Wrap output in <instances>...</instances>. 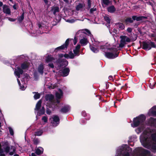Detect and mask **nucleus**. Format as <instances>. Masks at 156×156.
Here are the masks:
<instances>
[{"label": "nucleus", "instance_id": "1", "mask_svg": "<svg viewBox=\"0 0 156 156\" xmlns=\"http://www.w3.org/2000/svg\"><path fill=\"white\" fill-rule=\"evenodd\" d=\"M145 119V115H141L133 119V123L131 124V126L133 127H135L140 125L135 129V131L139 134L144 130L140 137L142 144L152 151L156 152V131L153 132L149 129L144 130L145 126L144 122Z\"/></svg>", "mask_w": 156, "mask_h": 156}, {"label": "nucleus", "instance_id": "2", "mask_svg": "<svg viewBox=\"0 0 156 156\" xmlns=\"http://www.w3.org/2000/svg\"><path fill=\"white\" fill-rule=\"evenodd\" d=\"M131 148L126 144L118 147L116 150L115 156H130ZM132 156H151L150 152L142 147L136 148L133 151Z\"/></svg>", "mask_w": 156, "mask_h": 156}, {"label": "nucleus", "instance_id": "3", "mask_svg": "<svg viewBox=\"0 0 156 156\" xmlns=\"http://www.w3.org/2000/svg\"><path fill=\"white\" fill-rule=\"evenodd\" d=\"M41 101L40 100L37 103L36 107L35 108V112L36 114L37 111V114L36 116L37 119L38 116H40L41 115L44 114L45 113V109L43 107L40 110V108L41 107Z\"/></svg>", "mask_w": 156, "mask_h": 156}, {"label": "nucleus", "instance_id": "4", "mask_svg": "<svg viewBox=\"0 0 156 156\" xmlns=\"http://www.w3.org/2000/svg\"><path fill=\"white\" fill-rule=\"evenodd\" d=\"M121 39L119 47L122 48L127 43L130 42L131 41V39L130 38L125 35H122L120 36Z\"/></svg>", "mask_w": 156, "mask_h": 156}, {"label": "nucleus", "instance_id": "5", "mask_svg": "<svg viewBox=\"0 0 156 156\" xmlns=\"http://www.w3.org/2000/svg\"><path fill=\"white\" fill-rule=\"evenodd\" d=\"M5 144L6 147L4 148L5 151L6 153H9V154L10 155H12L16 151L15 147L13 146H11L10 148V146L8 145L7 142H5Z\"/></svg>", "mask_w": 156, "mask_h": 156}, {"label": "nucleus", "instance_id": "6", "mask_svg": "<svg viewBox=\"0 0 156 156\" xmlns=\"http://www.w3.org/2000/svg\"><path fill=\"white\" fill-rule=\"evenodd\" d=\"M156 48V44L154 42H151L150 43L144 42L143 43V48L146 50H149L152 48Z\"/></svg>", "mask_w": 156, "mask_h": 156}, {"label": "nucleus", "instance_id": "7", "mask_svg": "<svg viewBox=\"0 0 156 156\" xmlns=\"http://www.w3.org/2000/svg\"><path fill=\"white\" fill-rule=\"evenodd\" d=\"M116 49H113L112 52H107L105 53V56L108 58L113 59L118 56V53H117Z\"/></svg>", "mask_w": 156, "mask_h": 156}, {"label": "nucleus", "instance_id": "8", "mask_svg": "<svg viewBox=\"0 0 156 156\" xmlns=\"http://www.w3.org/2000/svg\"><path fill=\"white\" fill-rule=\"evenodd\" d=\"M51 123L54 126H57L59 123V117L56 115H53V117L50 118Z\"/></svg>", "mask_w": 156, "mask_h": 156}, {"label": "nucleus", "instance_id": "9", "mask_svg": "<svg viewBox=\"0 0 156 156\" xmlns=\"http://www.w3.org/2000/svg\"><path fill=\"white\" fill-rule=\"evenodd\" d=\"M88 42L87 38L85 35H82L81 38L80 39V43L82 46H85Z\"/></svg>", "mask_w": 156, "mask_h": 156}, {"label": "nucleus", "instance_id": "10", "mask_svg": "<svg viewBox=\"0 0 156 156\" xmlns=\"http://www.w3.org/2000/svg\"><path fill=\"white\" fill-rule=\"evenodd\" d=\"M148 114L149 116H156V105L153 106L149 110Z\"/></svg>", "mask_w": 156, "mask_h": 156}, {"label": "nucleus", "instance_id": "11", "mask_svg": "<svg viewBox=\"0 0 156 156\" xmlns=\"http://www.w3.org/2000/svg\"><path fill=\"white\" fill-rule=\"evenodd\" d=\"M23 71L20 67H18L17 69H16L14 72L15 75L18 78L20 77V75L22 74L23 73Z\"/></svg>", "mask_w": 156, "mask_h": 156}, {"label": "nucleus", "instance_id": "12", "mask_svg": "<svg viewBox=\"0 0 156 156\" xmlns=\"http://www.w3.org/2000/svg\"><path fill=\"white\" fill-rule=\"evenodd\" d=\"M136 136L135 135L129 137V140H128L129 144L132 146H133V142L136 141Z\"/></svg>", "mask_w": 156, "mask_h": 156}, {"label": "nucleus", "instance_id": "13", "mask_svg": "<svg viewBox=\"0 0 156 156\" xmlns=\"http://www.w3.org/2000/svg\"><path fill=\"white\" fill-rule=\"evenodd\" d=\"M70 107L68 105H64L61 108L60 111L63 113H66L70 110Z\"/></svg>", "mask_w": 156, "mask_h": 156}, {"label": "nucleus", "instance_id": "14", "mask_svg": "<svg viewBox=\"0 0 156 156\" xmlns=\"http://www.w3.org/2000/svg\"><path fill=\"white\" fill-rule=\"evenodd\" d=\"M3 11L4 13L7 15H10L11 13L10 10L9 6L6 5L3 6Z\"/></svg>", "mask_w": 156, "mask_h": 156}, {"label": "nucleus", "instance_id": "15", "mask_svg": "<svg viewBox=\"0 0 156 156\" xmlns=\"http://www.w3.org/2000/svg\"><path fill=\"white\" fill-rule=\"evenodd\" d=\"M148 124L151 126L156 127V119L151 118L148 120Z\"/></svg>", "mask_w": 156, "mask_h": 156}, {"label": "nucleus", "instance_id": "16", "mask_svg": "<svg viewBox=\"0 0 156 156\" xmlns=\"http://www.w3.org/2000/svg\"><path fill=\"white\" fill-rule=\"evenodd\" d=\"M69 39H68L66 41L65 44H64L63 45H62L61 46L58 47L56 48L55 49L56 50L57 49H63L65 48H67V46L69 44Z\"/></svg>", "mask_w": 156, "mask_h": 156}, {"label": "nucleus", "instance_id": "17", "mask_svg": "<svg viewBox=\"0 0 156 156\" xmlns=\"http://www.w3.org/2000/svg\"><path fill=\"white\" fill-rule=\"evenodd\" d=\"M132 19L134 20H136L137 21H139L142 20H143L147 19V17L145 16H133L132 17Z\"/></svg>", "mask_w": 156, "mask_h": 156}, {"label": "nucleus", "instance_id": "18", "mask_svg": "<svg viewBox=\"0 0 156 156\" xmlns=\"http://www.w3.org/2000/svg\"><path fill=\"white\" fill-rule=\"evenodd\" d=\"M112 3L111 0H101V4L103 7L108 5Z\"/></svg>", "mask_w": 156, "mask_h": 156}, {"label": "nucleus", "instance_id": "19", "mask_svg": "<svg viewBox=\"0 0 156 156\" xmlns=\"http://www.w3.org/2000/svg\"><path fill=\"white\" fill-rule=\"evenodd\" d=\"M69 68H66L63 69L62 72V76H68L69 73Z\"/></svg>", "mask_w": 156, "mask_h": 156}, {"label": "nucleus", "instance_id": "20", "mask_svg": "<svg viewBox=\"0 0 156 156\" xmlns=\"http://www.w3.org/2000/svg\"><path fill=\"white\" fill-rule=\"evenodd\" d=\"M44 69V65L42 64H41L38 67V71L40 74L42 75L43 73V70Z\"/></svg>", "mask_w": 156, "mask_h": 156}, {"label": "nucleus", "instance_id": "21", "mask_svg": "<svg viewBox=\"0 0 156 156\" xmlns=\"http://www.w3.org/2000/svg\"><path fill=\"white\" fill-rule=\"evenodd\" d=\"M46 62H54L55 59L50 55H48L46 58Z\"/></svg>", "mask_w": 156, "mask_h": 156}, {"label": "nucleus", "instance_id": "22", "mask_svg": "<svg viewBox=\"0 0 156 156\" xmlns=\"http://www.w3.org/2000/svg\"><path fill=\"white\" fill-rule=\"evenodd\" d=\"M43 148L41 147H39L36 150V153L37 155H40L42 153L43 151Z\"/></svg>", "mask_w": 156, "mask_h": 156}, {"label": "nucleus", "instance_id": "23", "mask_svg": "<svg viewBox=\"0 0 156 156\" xmlns=\"http://www.w3.org/2000/svg\"><path fill=\"white\" fill-rule=\"evenodd\" d=\"M108 11L110 13H113L115 10V9L113 5L108 7L107 8Z\"/></svg>", "mask_w": 156, "mask_h": 156}, {"label": "nucleus", "instance_id": "24", "mask_svg": "<svg viewBox=\"0 0 156 156\" xmlns=\"http://www.w3.org/2000/svg\"><path fill=\"white\" fill-rule=\"evenodd\" d=\"M29 63L27 62H24L22 63L21 65V68L23 69H27L29 66Z\"/></svg>", "mask_w": 156, "mask_h": 156}, {"label": "nucleus", "instance_id": "25", "mask_svg": "<svg viewBox=\"0 0 156 156\" xmlns=\"http://www.w3.org/2000/svg\"><path fill=\"white\" fill-rule=\"evenodd\" d=\"M116 25L117 27L120 30H122L125 28L124 25L122 23H119L117 24Z\"/></svg>", "mask_w": 156, "mask_h": 156}, {"label": "nucleus", "instance_id": "26", "mask_svg": "<svg viewBox=\"0 0 156 156\" xmlns=\"http://www.w3.org/2000/svg\"><path fill=\"white\" fill-rule=\"evenodd\" d=\"M62 94L63 92L60 89H59L58 92L56 93V98H61V97L62 96Z\"/></svg>", "mask_w": 156, "mask_h": 156}, {"label": "nucleus", "instance_id": "27", "mask_svg": "<svg viewBox=\"0 0 156 156\" xmlns=\"http://www.w3.org/2000/svg\"><path fill=\"white\" fill-rule=\"evenodd\" d=\"M51 11L53 12V14L55 15L56 12H59V8L58 7H53L52 8Z\"/></svg>", "mask_w": 156, "mask_h": 156}, {"label": "nucleus", "instance_id": "28", "mask_svg": "<svg viewBox=\"0 0 156 156\" xmlns=\"http://www.w3.org/2000/svg\"><path fill=\"white\" fill-rule=\"evenodd\" d=\"M17 81L19 85L20 86V89L22 90H24L26 88V85H23L21 86L19 80L18 79H17Z\"/></svg>", "mask_w": 156, "mask_h": 156}, {"label": "nucleus", "instance_id": "29", "mask_svg": "<svg viewBox=\"0 0 156 156\" xmlns=\"http://www.w3.org/2000/svg\"><path fill=\"white\" fill-rule=\"evenodd\" d=\"M43 133L42 130H39L35 132V134L36 136H40Z\"/></svg>", "mask_w": 156, "mask_h": 156}, {"label": "nucleus", "instance_id": "30", "mask_svg": "<svg viewBox=\"0 0 156 156\" xmlns=\"http://www.w3.org/2000/svg\"><path fill=\"white\" fill-rule=\"evenodd\" d=\"M24 18V12H23L21 16H20L18 19V20L19 22H21L23 20Z\"/></svg>", "mask_w": 156, "mask_h": 156}, {"label": "nucleus", "instance_id": "31", "mask_svg": "<svg viewBox=\"0 0 156 156\" xmlns=\"http://www.w3.org/2000/svg\"><path fill=\"white\" fill-rule=\"evenodd\" d=\"M90 48L91 50L94 53H97L98 52V50L93 46L90 45Z\"/></svg>", "mask_w": 156, "mask_h": 156}, {"label": "nucleus", "instance_id": "32", "mask_svg": "<svg viewBox=\"0 0 156 156\" xmlns=\"http://www.w3.org/2000/svg\"><path fill=\"white\" fill-rule=\"evenodd\" d=\"M105 20L109 24L110 23L111 19L108 16H105L104 17Z\"/></svg>", "mask_w": 156, "mask_h": 156}, {"label": "nucleus", "instance_id": "33", "mask_svg": "<svg viewBox=\"0 0 156 156\" xmlns=\"http://www.w3.org/2000/svg\"><path fill=\"white\" fill-rule=\"evenodd\" d=\"M83 7V5L81 4H79L76 6V9L77 10H79L82 9Z\"/></svg>", "mask_w": 156, "mask_h": 156}, {"label": "nucleus", "instance_id": "34", "mask_svg": "<svg viewBox=\"0 0 156 156\" xmlns=\"http://www.w3.org/2000/svg\"><path fill=\"white\" fill-rule=\"evenodd\" d=\"M59 57L60 58H62L64 57L65 58H69V55L68 54H65L64 55L62 54H60L59 55Z\"/></svg>", "mask_w": 156, "mask_h": 156}, {"label": "nucleus", "instance_id": "35", "mask_svg": "<svg viewBox=\"0 0 156 156\" xmlns=\"http://www.w3.org/2000/svg\"><path fill=\"white\" fill-rule=\"evenodd\" d=\"M33 93L35 94L34 98H40L41 96V94L38 92H33Z\"/></svg>", "mask_w": 156, "mask_h": 156}, {"label": "nucleus", "instance_id": "36", "mask_svg": "<svg viewBox=\"0 0 156 156\" xmlns=\"http://www.w3.org/2000/svg\"><path fill=\"white\" fill-rule=\"evenodd\" d=\"M100 48L103 51H105L107 49L105 45H101L100 46Z\"/></svg>", "mask_w": 156, "mask_h": 156}, {"label": "nucleus", "instance_id": "37", "mask_svg": "<svg viewBox=\"0 0 156 156\" xmlns=\"http://www.w3.org/2000/svg\"><path fill=\"white\" fill-rule=\"evenodd\" d=\"M8 128L11 135H13L14 134V131L13 129L10 127H9Z\"/></svg>", "mask_w": 156, "mask_h": 156}, {"label": "nucleus", "instance_id": "38", "mask_svg": "<svg viewBox=\"0 0 156 156\" xmlns=\"http://www.w3.org/2000/svg\"><path fill=\"white\" fill-rule=\"evenodd\" d=\"M130 17L126 19L125 21L126 22H129L130 23H132L133 22V20Z\"/></svg>", "mask_w": 156, "mask_h": 156}, {"label": "nucleus", "instance_id": "39", "mask_svg": "<svg viewBox=\"0 0 156 156\" xmlns=\"http://www.w3.org/2000/svg\"><path fill=\"white\" fill-rule=\"evenodd\" d=\"M75 55L72 52H70L69 53V58H73L75 57Z\"/></svg>", "mask_w": 156, "mask_h": 156}, {"label": "nucleus", "instance_id": "40", "mask_svg": "<svg viewBox=\"0 0 156 156\" xmlns=\"http://www.w3.org/2000/svg\"><path fill=\"white\" fill-rule=\"evenodd\" d=\"M73 52L75 56H78L79 55V51L76 49L73 50Z\"/></svg>", "mask_w": 156, "mask_h": 156}, {"label": "nucleus", "instance_id": "41", "mask_svg": "<svg viewBox=\"0 0 156 156\" xmlns=\"http://www.w3.org/2000/svg\"><path fill=\"white\" fill-rule=\"evenodd\" d=\"M42 120L44 122L46 123L48 121V118L47 116H43L42 118Z\"/></svg>", "mask_w": 156, "mask_h": 156}, {"label": "nucleus", "instance_id": "42", "mask_svg": "<svg viewBox=\"0 0 156 156\" xmlns=\"http://www.w3.org/2000/svg\"><path fill=\"white\" fill-rule=\"evenodd\" d=\"M68 62L67 60H64L62 62V64H63V65L66 66L68 65Z\"/></svg>", "mask_w": 156, "mask_h": 156}, {"label": "nucleus", "instance_id": "43", "mask_svg": "<svg viewBox=\"0 0 156 156\" xmlns=\"http://www.w3.org/2000/svg\"><path fill=\"white\" fill-rule=\"evenodd\" d=\"M34 144L37 145L38 144V143H39V141L38 139H36L34 140Z\"/></svg>", "mask_w": 156, "mask_h": 156}, {"label": "nucleus", "instance_id": "44", "mask_svg": "<svg viewBox=\"0 0 156 156\" xmlns=\"http://www.w3.org/2000/svg\"><path fill=\"white\" fill-rule=\"evenodd\" d=\"M57 87V84H52L50 87L49 88H52L54 89Z\"/></svg>", "mask_w": 156, "mask_h": 156}, {"label": "nucleus", "instance_id": "45", "mask_svg": "<svg viewBox=\"0 0 156 156\" xmlns=\"http://www.w3.org/2000/svg\"><path fill=\"white\" fill-rule=\"evenodd\" d=\"M56 99V102H54V104H55V105H57V104H58L59 103V99L60 98H55Z\"/></svg>", "mask_w": 156, "mask_h": 156}, {"label": "nucleus", "instance_id": "46", "mask_svg": "<svg viewBox=\"0 0 156 156\" xmlns=\"http://www.w3.org/2000/svg\"><path fill=\"white\" fill-rule=\"evenodd\" d=\"M96 8H91L90 9V13H92L94 11H96Z\"/></svg>", "mask_w": 156, "mask_h": 156}, {"label": "nucleus", "instance_id": "47", "mask_svg": "<svg viewBox=\"0 0 156 156\" xmlns=\"http://www.w3.org/2000/svg\"><path fill=\"white\" fill-rule=\"evenodd\" d=\"M46 101H55V100L54 99L55 98H46Z\"/></svg>", "mask_w": 156, "mask_h": 156}, {"label": "nucleus", "instance_id": "48", "mask_svg": "<svg viewBox=\"0 0 156 156\" xmlns=\"http://www.w3.org/2000/svg\"><path fill=\"white\" fill-rule=\"evenodd\" d=\"M46 112L48 114L50 115L51 113V111L49 109H47L46 110Z\"/></svg>", "mask_w": 156, "mask_h": 156}, {"label": "nucleus", "instance_id": "49", "mask_svg": "<svg viewBox=\"0 0 156 156\" xmlns=\"http://www.w3.org/2000/svg\"><path fill=\"white\" fill-rule=\"evenodd\" d=\"M85 31L86 32H87V33H88V34H89V35H90V36H91V35H92V34H91V33H90V31L89 30H87V29H85Z\"/></svg>", "mask_w": 156, "mask_h": 156}, {"label": "nucleus", "instance_id": "50", "mask_svg": "<svg viewBox=\"0 0 156 156\" xmlns=\"http://www.w3.org/2000/svg\"><path fill=\"white\" fill-rule=\"evenodd\" d=\"M45 98H54V96L52 94H48L46 95Z\"/></svg>", "mask_w": 156, "mask_h": 156}, {"label": "nucleus", "instance_id": "51", "mask_svg": "<svg viewBox=\"0 0 156 156\" xmlns=\"http://www.w3.org/2000/svg\"><path fill=\"white\" fill-rule=\"evenodd\" d=\"M80 44H78L76 46L75 48V49L76 50H79V49H80Z\"/></svg>", "mask_w": 156, "mask_h": 156}, {"label": "nucleus", "instance_id": "52", "mask_svg": "<svg viewBox=\"0 0 156 156\" xmlns=\"http://www.w3.org/2000/svg\"><path fill=\"white\" fill-rule=\"evenodd\" d=\"M127 31L129 33H130L132 31V29L130 27H129L127 28Z\"/></svg>", "mask_w": 156, "mask_h": 156}, {"label": "nucleus", "instance_id": "53", "mask_svg": "<svg viewBox=\"0 0 156 156\" xmlns=\"http://www.w3.org/2000/svg\"><path fill=\"white\" fill-rule=\"evenodd\" d=\"M82 115L84 117H85L87 115L86 112L84 111L82 112Z\"/></svg>", "mask_w": 156, "mask_h": 156}, {"label": "nucleus", "instance_id": "54", "mask_svg": "<svg viewBox=\"0 0 156 156\" xmlns=\"http://www.w3.org/2000/svg\"><path fill=\"white\" fill-rule=\"evenodd\" d=\"M48 66L51 68H53L54 67V65L52 63L49 64Z\"/></svg>", "mask_w": 156, "mask_h": 156}, {"label": "nucleus", "instance_id": "55", "mask_svg": "<svg viewBox=\"0 0 156 156\" xmlns=\"http://www.w3.org/2000/svg\"><path fill=\"white\" fill-rule=\"evenodd\" d=\"M8 20L9 21H14L16 20L15 19H13L12 18H9Z\"/></svg>", "mask_w": 156, "mask_h": 156}, {"label": "nucleus", "instance_id": "56", "mask_svg": "<svg viewBox=\"0 0 156 156\" xmlns=\"http://www.w3.org/2000/svg\"><path fill=\"white\" fill-rule=\"evenodd\" d=\"M77 42V39L76 38V37H75L74 38V45H75L76 43Z\"/></svg>", "mask_w": 156, "mask_h": 156}, {"label": "nucleus", "instance_id": "57", "mask_svg": "<svg viewBox=\"0 0 156 156\" xmlns=\"http://www.w3.org/2000/svg\"><path fill=\"white\" fill-rule=\"evenodd\" d=\"M88 4L89 7L90 8V0H88Z\"/></svg>", "mask_w": 156, "mask_h": 156}, {"label": "nucleus", "instance_id": "58", "mask_svg": "<svg viewBox=\"0 0 156 156\" xmlns=\"http://www.w3.org/2000/svg\"><path fill=\"white\" fill-rule=\"evenodd\" d=\"M67 21L70 23H72L74 22V21L73 20H67Z\"/></svg>", "mask_w": 156, "mask_h": 156}, {"label": "nucleus", "instance_id": "59", "mask_svg": "<svg viewBox=\"0 0 156 156\" xmlns=\"http://www.w3.org/2000/svg\"><path fill=\"white\" fill-rule=\"evenodd\" d=\"M109 79L110 80H113V76H110L108 77Z\"/></svg>", "mask_w": 156, "mask_h": 156}, {"label": "nucleus", "instance_id": "60", "mask_svg": "<svg viewBox=\"0 0 156 156\" xmlns=\"http://www.w3.org/2000/svg\"><path fill=\"white\" fill-rule=\"evenodd\" d=\"M81 122L82 124L84 123L85 122V120L83 119L81 120Z\"/></svg>", "mask_w": 156, "mask_h": 156}, {"label": "nucleus", "instance_id": "61", "mask_svg": "<svg viewBox=\"0 0 156 156\" xmlns=\"http://www.w3.org/2000/svg\"><path fill=\"white\" fill-rule=\"evenodd\" d=\"M44 1V2L46 4H47L48 3V1L47 0H43Z\"/></svg>", "mask_w": 156, "mask_h": 156}, {"label": "nucleus", "instance_id": "62", "mask_svg": "<svg viewBox=\"0 0 156 156\" xmlns=\"http://www.w3.org/2000/svg\"><path fill=\"white\" fill-rule=\"evenodd\" d=\"M31 156H36L35 153H32L31 154Z\"/></svg>", "mask_w": 156, "mask_h": 156}, {"label": "nucleus", "instance_id": "63", "mask_svg": "<svg viewBox=\"0 0 156 156\" xmlns=\"http://www.w3.org/2000/svg\"><path fill=\"white\" fill-rule=\"evenodd\" d=\"M3 5V3L1 2H0V6H1Z\"/></svg>", "mask_w": 156, "mask_h": 156}, {"label": "nucleus", "instance_id": "64", "mask_svg": "<svg viewBox=\"0 0 156 156\" xmlns=\"http://www.w3.org/2000/svg\"><path fill=\"white\" fill-rule=\"evenodd\" d=\"M66 3H68V0H63Z\"/></svg>", "mask_w": 156, "mask_h": 156}]
</instances>
